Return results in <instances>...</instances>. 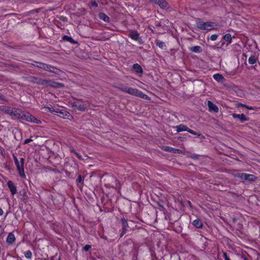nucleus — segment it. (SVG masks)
Segmentation results:
<instances>
[{
    "label": "nucleus",
    "instance_id": "a878e982",
    "mask_svg": "<svg viewBox=\"0 0 260 260\" xmlns=\"http://www.w3.org/2000/svg\"><path fill=\"white\" fill-rule=\"evenodd\" d=\"M155 43L156 45L158 46L161 49H164L166 47L165 43L164 42L161 41L159 40H156L155 41Z\"/></svg>",
    "mask_w": 260,
    "mask_h": 260
},
{
    "label": "nucleus",
    "instance_id": "b1692460",
    "mask_svg": "<svg viewBox=\"0 0 260 260\" xmlns=\"http://www.w3.org/2000/svg\"><path fill=\"white\" fill-rule=\"evenodd\" d=\"M99 17L100 19H102L105 22H109L110 20L109 17L103 13H101L99 14Z\"/></svg>",
    "mask_w": 260,
    "mask_h": 260
},
{
    "label": "nucleus",
    "instance_id": "9b49d317",
    "mask_svg": "<svg viewBox=\"0 0 260 260\" xmlns=\"http://www.w3.org/2000/svg\"><path fill=\"white\" fill-rule=\"evenodd\" d=\"M56 114H57L59 117L63 118H68L70 116V113L67 111L63 109H59L57 108Z\"/></svg>",
    "mask_w": 260,
    "mask_h": 260
},
{
    "label": "nucleus",
    "instance_id": "412c9836",
    "mask_svg": "<svg viewBox=\"0 0 260 260\" xmlns=\"http://www.w3.org/2000/svg\"><path fill=\"white\" fill-rule=\"evenodd\" d=\"M192 224L195 227L199 229L202 228L203 226V223L202 221L199 219H195L194 220H193L192 222Z\"/></svg>",
    "mask_w": 260,
    "mask_h": 260
},
{
    "label": "nucleus",
    "instance_id": "c03bdc74",
    "mask_svg": "<svg viewBox=\"0 0 260 260\" xmlns=\"http://www.w3.org/2000/svg\"><path fill=\"white\" fill-rule=\"evenodd\" d=\"M70 151L71 152H73L74 154H75V152H76L73 148H72L70 149Z\"/></svg>",
    "mask_w": 260,
    "mask_h": 260
},
{
    "label": "nucleus",
    "instance_id": "39448f33",
    "mask_svg": "<svg viewBox=\"0 0 260 260\" xmlns=\"http://www.w3.org/2000/svg\"><path fill=\"white\" fill-rule=\"evenodd\" d=\"M30 81L34 83L38 84L39 85H43L44 86H55V83L52 82L51 80H48L41 78H38L36 77L31 78Z\"/></svg>",
    "mask_w": 260,
    "mask_h": 260
},
{
    "label": "nucleus",
    "instance_id": "f257e3e1",
    "mask_svg": "<svg viewBox=\"0 0 260 260\" xmlns=\"http://www.w3.org/2000/svg\"><path fill=\"white\" fill-rule=\"evenodd\" d=\"M116 87L119 90L128 93L131 95L141 98L143 99H147L148 96L141 91L136 88L129 87L123 84H119Z\"/></svg>",
    "mask_w": 260,
    "mask_h": 260
},
{
    "label": "nucleus",
    "instance_id": "473e14b6",
    "mask_svg": "<svg viewBox=\"0 0 260 260\" xmlns=\"http://www.w3.org/2000/svg\"><path fill=\"white\" fill-rule=\"evenodd\" d=\"M217 38H218V35L216 34H215V35H212V36H211L210 39L211 40L214 41L216 40Z\"/></svg>",
    "mask_w": 260,
    "mask_h": 260
},
{
    "label": "nucleus",
    "instance_id": "a19ab883",
    "mask_svg": "<svg viewBox=\"0 0 260 260\" xmlns=\"http://www.w3.org/2000/svg\"><path fill=\"white\" fill-rule=\"evenodd\" d=\"M32 141V139H26V140L24 141V144H27V143H29V142H31Z\"/></svg>",
    "mask_w": 260,
    "mask_h": 260
},
{
    "label": "nucleus",
    "instance_id": "c9c22d12",
    "mask_svg": "<svg viewBox=\"0 0 260 260\" xmlns=\"http://www.w3.org/2000/svg\"><path fill=\"white\" fill-rule=\"evenodd\" d=\"M112 181H114L116 184V185L117 186V183H119L118 181L114 177H111L110 178Z\"/></svg>",
    "mask_w": 260,
    "mask_h": 260
},
{
    "label": "nucleus",
    "instance_id": "49530a36",
    "mask_svg": "<svg viewBox=\"0 0 260 260\" xmlns=\"http://www.w3.org/2000/svg\"><path fill=\"white\" fill-rule=\"evenodd\" d=\"M167 150L171 151L172 150H173V149L169 148V149H167Z\"/></svg>",
    "mask_w": 260,
    "mask_h": 260
},
{
    "label": "nucleus",
    "instance_id": "f8f14e48",
    "mask_svg": "<svg viewBox=\"0 0 260 260\" xmlns=\"http://www.w3.org/2000/svg\"><path fill=\"white\" fill-rule=\"evenodd\" d=\"M232 116L234 118L238 119L241 123H243L249 120V118L246 117L244 114H238L234 113L232 114Z\"/></svg>",
    "mask_w": 260,
    "mask_h": 260
},
{
    "label": "nucleus",
    "instance_id": "7ed1b4c3",
    "mask_svg": "<svg viewBox=\"0 0 260 260\" xmlns=\"http://www.w3.org/2000/svg\"><path fill=\"white\" fill-rule=\"evenodd\" d=\"M14 160L20 176L22 178H25L26 176L24 171V159L21 157L19 160L16 156H14Z\"/></svg>",
    "mask_w": 260,
    "mask_h": 260
},
{
    "label": "nucleus",
    "instance_id": "79ce46f5",
    "mask_svg": "<svg viewBox=\"0 0 260 260\" xmlns=\"http://www.w3.org/2000/svg\"><path fill=\"white\" fill-rule=\"evenodd\" d=\"M0 100H2V101H5L6 100L5 97L3 95H2L1 94H0Z\"/></svg>",
    "mask_w": 260,
    "mask_h": 260
},
{
    "label": "nucleus",
    "instance_id": "7c9ffc66",
    "mask_svg": "<svg viewBox=\"0 0 260 260\" xmlns=\"http://www.w3.org/2000/svg\"><path fill=\"white\" fill-rule=\"evenodd\" d=\"M121 223L122 224V227L127 228V221L125 219H121Z\"/></svg>",
    "mask_w": 260,
    "mask_h": 260
},
{
    "label": "nucleus",
    "instance_id": "423d86ee",
    "mask_svg": "<svg viewBox=\"0 0 260 260\" xmlns=\"http://www.w3.org/2000/svg\"><path fill=\"white\" fill-rule=\"evenodd\" d=\"M20 119H21L24 120H26L28 122H33L35 123H39L40 121L37 118H36L34 116L31 115L30 113L21 111Z\"/></svg>",
    "mask_w": 260,
    "mask_h": 260
},
{
    "label": "nucleus",
    "instance_id": "dca6fc26",
    "mask_svg": "<svg viewBox=\"0 0 260 260\" xmlns=\"http://www.w3.org/2000/svg\"><path fill=\"white\" fill-rule=\"evenodd\" d=\"M7 185L12 194L16 193V187L14 185V183L12 181H9L7 183Z\"/></svg>",
    "mask_w": 260,
    "mask_h": 260
},
{
    "label": "nucleus",
    "instance_id": "cd10ccee",
    "mask_svg": "<svg viewBox=\"0 0 260 260\" xmlns=\"http://www.w3.org/2000/svg\"><path fill=\"white\" fill-rule=\"evenodd\" d=\"M62 40L65 41H68L72 43H75V42L73 39V38L71 37L68 36H64L62 37Z\"/></svg>",
    "mask_w": 260,
    "mask_h": 260
},
{
    "label": "nucleus",
    "instance_id": "20e7f679",
    "mask_svg": "<svg viewBox=\"0 0 260 260\" xmlns=\"http://www.w3.org/2000/svg\"><path fill=\"white\" fill-rule=\"evenodd\" d=\"M32 64L35 67L42 69L45 71H47L54 73H57L58 71L57 69L50 65L41 62L34 61V63H32Z\"/></svg>",
    "mask_w": 260,
    "mask_h": 260
},
{
    "label": "nucleus",
    "instance_id": "1a4fd4ad",
    "mask_svg": "<svg viewBox=\"0 0 260 260\" xmlns=\"http://www.w3.org/2000/svg\"><path fill=\"white\" fill-rule=\"evenodd\" d=\"M21 111L22 110L20 109L11 107L9 115L13 117L14 118L20 119Z\"/></svg>",
    "mask_w": 260,
    "mask_h": 260
},
{
    "label": "nucleus",
    "instance_id": "aec40b11",
    "mask_svg": "<svg viewBox=\"0 0 260 260\" xmlns=\"http://www.w3.org/2000/svg\"><path fill=\"white\" fill-rule=\"evenodd\" d=\"M213 78L214 80L218 82H222L224 80L223 76L219 74H216L213 75Z\"/></svg>",
    "mask_w": 260,
    "mask_h": 260
},
{
    "label": "nucleus",
    "instance_id": "37998d69",
    "mask_svg": "<svg viewBox=\"0 0 260 260\" xmlns=\"http://www.w3.org/2000/svg\"><path fill=\"white\" fill-rule=\"evenodd\" d=\"M3 213L4 212L3 209L1 208H0V216L2 215L3 214Z\"/></svg>",
    "mask_w": 260,
    "mask_h": 260
},
{
    "label": "nucleus",
    "instance_id": "e433bc0d",
    "mask_svg": "<svg viewBox=\"0 0 260 260\" xmlns=\"http://www.w3.org/2000/svg\"><path fill=\"white\" fill-rule=\"evenodd\" d=\"M127 228L122 227V231L121 234V237H122L126 232Z\"/></svg>",
    "mask_w": 260,
    "mask_h": 260
},
{
    "label": "nucleus",
    "instance_id": "ea45409f",
    "mask_svg": "<svg viewBox=\"0 0 260 260\" xmlns=\"http://www.w3.org/2000/svg\"><path fill=\"white\" fill-rule=\"evenodd\" d=\"M223 255L225 260H231L225 252H223Z\"/></svg>",
    "mask_w": 260,
    "mask_h": 260
},
{
    "label": "nucleus",
    "instance_id": "0eeeda50",
    "mask_svg": "<svg viewBox=\"0 0 260 260\" xmlns=\"http://www.w3.org/2000/svg\"><path fill=\"white\" fill-rule=\"evenodd\" d=\"M72 108L74 110H78L79 111H85L88 107L86 104H84L81 102V101H77L73 102L70 103Z\"/></svg>",
    "mask_w": 260,
    "mask_h": 260
},
{
    "label": "nucleus",
    "instance_id": "f03ea898",
    "mask_svg": "<svg viewBox=\"0 0 260 260\" xmlns=\"http://www.w3.org/2000/svg\"><path fill=\"white\" fill-rule=\"evenodd\" d=\"M196 24L198 28L202 30H211L216 29L217 25L215 22H203L200 19L196 20Z\"/></svg>",
    "mask_w": 260,
    "mask_h": 260
},
{
    "label": "nucleus",
    "instance_id": "bb28decb",
    "mask_svg": "<svg viewBox=\"0 0 260 260\" xmlns=\"http://www.w3.org/2000/svg\"><path fill=\"white\" fill-rule=\"evenodd\" d=\"M223 39L230 44L232 42V37L230 34H226L223 36Z\"/></svg>",
    "mask_w": 260,
    "mask_h": 260
},
{
    "label": "nucleus",
    "instance_id": "5701e85b",
    "mask_svg": "<svg viewBox=\"0 0 260 260\" xmlns=\"http://www.w3.org/2000/svg\"><path fill=\"white\" fill-rule=\"evenodd\" d=\"M189 50L194 53H200L202 51V48L199 46H196L189 48Z\"/></svg>",
    "mask_w": 260,
    "mask_h": 260
},
{
    "label": "nucleus",
    "instance_id": "72a5a7b5",
    "mask_svg": "<svg viewBox=\"0 0 260 260\" xmlns=\"http://www.w3.org/2000/svg\"><path fill=\"white\" fill-rule=\"evenodd\" d=\"M77 183H82L83 182V178H82L81 176V175H79L78 177V178L77 179Z\"/></svg>",
    "mask_w": 260,
    "mask_h": 260
},
{
    "label": "nucleus",
    "instance_id": "c756f323",
    "mask_svg": "<svg viewBox=\"0 0 260 260\" xmlns=\"http://www.w3.org/2000/svg\"><path fill=\"white\" fill-rule=\"evenodd\" d=\"M237 106L238 107L241 106V107H244V108H246L247 109H249V110H253L254 109L253 107H248V106H246V105L243 104H241V103H238L237 104Z\"/></svg>",
    "mask_w": 260,
    "mask_h": 260
},
{
    "label": "nucleus",
    "instance_id": "6ab92c4d",
    "mask_svg": "<svg viewBox=\"0 0 260 260\" xmlns=\"http://www.w3.org/2000/svg\"><path fill=\"white\" fill-rule=\"evenodd\" d=\"M133 69L137 73H142L143 72L142 67L138 63H135L133 65Z\"/></svg>",
    "mask_w": 260,
    "mask_h": 260
},
{
    "label": "nucleus",
    "instance_id": "c85d7f7f",
    "mask_svg": "<svg viewBox=\"0 0 260 260\" xmlns=\"http://www.w3.org/2000/svg\"><path fill=\"white\" fill-rule=\"evenodd\" d=\"M24 255L26 258L30 259L32 257V252L30 250H27L24 252Z\"/></svg>",
    "mask_w": 260,
    "mask_h": 260
},
{
    "label": "nucleus",
    "instance_id": "9d476101",
    "mask_svg": "<svg viewBox=\"0 0 260 260\" xmlns=\"http://www.w3.org/2000/svg\"><path fill=\"white\" fill-rule=\"evenodd\" d=\"M151 2L154 4L158 5L162 9L167 8L168 6L166 0H151Z\"/></svg>",
    "mask_w": 260,
    "mask_h": 260
},
{
    "label": "nucleus",
    "instance_id": "393cba45",
    "mask_svg": "<svg viewBox=\"0 0 260 260\" xmlns=\"http://www.w3.org/2000/svg\"><path fill=\"white\" fill-rule=\"evenodd\" d=\"M257 58L255 55H251L248 58V62L251 64H255Z\"/></svg>",
    "mask_w": 260,
    "mask_h": 260
},
{
    "label": "nucleus",
    "instance_id": "ddd939ff",
    "mask_svg": "<svg viewBox=\"0 0 260 260\" xmlns=\"http://www.w3.org/2000/svg\"><path fill=\"white\" fill-rule=\"evenodd\" d=\"M207 105L210 111H213L215 113H217L218 112V108L217 107V106H216L211 101H208Z\"/></svg>",
    "mask_w": 260,
    "mask_h": 260
},
{
    "label": "nucleus",
    "instance_id": "2f4dec72",
    "mask_svg": "<svg viewBox=\"0 0 260 260\" xmlns=\"http://www.w3.org/2000/svg\"><path fill=\"white\" fill-rule=\"evenodd\" d=\"M188 132L190 134H191L192 135H197L198 136H200V134H198L197 133L191 129H188Z\"/></svg>",
    "mask_w": 260,
    "mask_h": 260
},
{
    "label": "nucleus",
    "instance_id": "a211bd4d",
    "mask_svg": "<svg viewBox=\"0 0 260 260\" xmlns=\"http://www.w3.org/2000/svg\"><path fill=\"white\" fill-rule=\"evenodd\" d=\"M15 240V237L13 233H11L8 235V236L7 237V242L8 244H12L13 243Z\"/></svg>",
    "mask_w": 260,
    "mask_h": 260
},
{
    "label": "nucleus",
    "instance_id": "f3484780",
    "mask_svg": "<svg viewBox=\"0 0 260 260\" xmlns=\"http://www.w3.org/2000/svg\"><path fill=\"white\" fill-rule=\"evenodd\" d=\"M174 128L176 129V131L178 133L184 131H186L188 132V130L189 129V128H188L185 125L182 124L176 126L175 127H174Z\"/></svg>",
    "mask_w": 260,
    "mask_h": 260
},
{
    "label": "nucleus",
    "instance_id": "6e6552de",
    "mask_svg": "<svg viewBox=\"0 0 260 260\" xmlns=\"http://www.w3.org/2000/svg\"><path fill=\"white\" fill-rule=\"evenodd\" d=\"M236 177L244 180L248 181H254L256 179V177L252 174H248L243 173H239L236 175Z\"/></svg>",
    "mask_w": 260,
    "mask_h": 260
},
{
    "label": "nucleus",
    "instance_id": "4be33fe9",
    "mask_svg": "<svg viewBox=\"0 0 260 260\" xmlns=\"http://www.w3.org/2000/svg\"><path fill=\"white\" fill-rule=\"evenodd\" d=\"M10 107L6 106H2L0 107V111L2 112H4L6 114H9L10 111L11 110Z\"/></svg>",
    "mask_w": 260,
    "mask_h": 260
},
{
    "label": "nucleus",
    "instance_id": "58836bf2",
    "mask_svg": "<svg viewBox=\"0 0 260 260\" xmlns=\"http://www.w3.org/2000/svg\"><path fill=\"white\" fill-rule=\"evenodd\" d=\"M75 154L77 156V157L79 159H82V157L81 154H80L79 153H77V152H75Z\"/></svg>",
    "mask_w": 260,
    "mask_h": 260
},
{
    "label": "nucleus",
    "instance_id": "4c0bfd02",
    "mask_svg": "<svg viewBox=\"0 0 260 260\" xmlns=\"http://www.w3.org/2000/svg\"><path fill=\"white\" fill-rule=\"evenodd\" d=\"M91 6L94 7H98V5L96 2H92L91 3Z\"/></svg>",
    "mask_w": 260,
    "mask_h": 260
},
{
    "label": "nucleus",
    "instance_id": "f704fd0d",
    "mask_svg": "<svg viewBox=\"0 0 260 260\" xmlns=\"http://www.w3.org/2000/svg\"><path fill=\"white\" fill-rule=\"evenodd\" d=\"M90 248H91V246L90 245H86L84 247L83 249H84V250L85 251H88L90 249Z\"/></svg>",
    "mask_w": 260,
    "mask_h": 260
},
{
    "label": "nucleus",
    "instance_id": "a18cd8bd",
    "mask_svg": "<svg viewBox=\"0 0 260 260\" xmlns=\"http://www.w3.org/2000/svg\"><path fill=\"white\" fill-rule=\"evenodd\" d=\"M23 197L24 198V199H25V198L26 197V193L25 192H23Z\"/></svg>",
    "mask_w": 260,
    "mask_h": 260
},
{
    "label": "nucleus",
    "instance_id": "4468645a",
    "mask_svg": "<svg viewBox=\"0 0 260 260\" xmlns=\"http://www.w3.org/2000/svg\"><path fill=\"white\" fill-rule=\"evenodd\" d=\"M129 36L133 40L139 41L140 40L139 34L136 30H132L129 34Z\"/></svg>",
    "mask_w": 260,
    "mask_h": 260
},
{
    "label": "nucleus",
    "instance_id": "2eb2a0df",
    "mask_svg": "<svg viewBox=\"0 0 260 260\" xmlns=\"http://www.w3.org/2000/svg\"><path fill=\"white\" fill-rule=\"evenodd\" d=\"M43 109L47 112H49L53 114H56L57 108L52 106L51 105L44 106Z\"/></svg>",
    "mask_w": 260,
    "mask_h": 260
}]
</instances>
